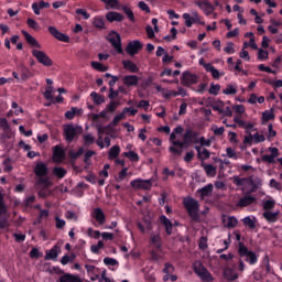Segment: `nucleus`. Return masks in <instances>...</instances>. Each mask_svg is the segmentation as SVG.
Here are the masks:
<instances>
[{"label": "nucleus", "mask_w": 282, "mask_h": 282, "mask_svg": "<svg viewBox=\"0 0 282 282\" xmlns=\"http://www.w3.org/2000/svg\"><path fill=\"white\" fill-rule=\"evenodd\" d=\"M198 135L199 133H197V131L195 130H186L183 134V141H176L174 142V147L169 148L170 153H172L173 155H182L183 149H186V147H191L193 142L194 144H197V142H199L197 141Z\"/></svg>", "instance_id": "obj_1"}, {"label": "nucleus", "mask_w": 282, "mask_h": 282, "mask_svg": "<svg viewBox=\"0 0 282 282\" xmlns=\"http://www.w3.org/2000/svg\"><path fill=\"white\" fill-rule=\"evenodd\" d=\"M183 206L192 221H199V202L188 196L183 199Z\"/></svg>", "instance_id": "obj_2"}, {"label": "nucleus", "mask_w": 282, "mask_h": 282, "mask_svg": "<svg viewBox=\"0 0 282 282\" xmlns=\"http://www.w3.org/2000/svg\"><path fill=\"white\" fill-rule=\"evenodd\" d=\"M192 268L195 274L203 282H213L215 278H213V273L206 269L204 263L200 260H195L192 264Z\"/></svg>", "instance_id": "obj_3"}, {"label": "nucleus", "mask_w": 282, "mask_h": 282, "mask_svg": "<svg viewBox=\"0 0 282 282\" xmlns=\"http://www.w3.org/2000/svg\"><path fill=\"white\" fill-rule=\"evenodd\" d=\"M238 254L240 259L245 258L249 265H257L259 263V256L254 251H250L243 242L238 243Z\"/></svg>", "instance_id": "obj_4"}, {"label": "nucleus", "mask_w": 282, "mask_h": 282, "mask_svg": "<svg viewBox=\"0 0 282 282\" xmlns=\"http://www.w3.org/2000/svg\"><path fill=\"white\" fill-rule=\"evenodd\" d=\"M80 133H83V128L78 126H74L72 123L64 126V140L68 144H72V142H74V139L78 138Z\"/></svg>", "instance_id": "obj_5"}, {"label": "nucleus", "mask_w": 282, "mask_h": 282, "mask_svg": "<svg viewBox=\"0 0 282 282\" xmlns=\"http://www.w3.org/2000/svg\"><path fill=\"white\" fill-rule=\"evenodd\" d=\"M8 223V207L6 206V200L3 199V193L0 192V230L9 228Z\"/></svg>", "instance_id": "obj_6"}, {"label": "nucleus", "mask_w": 282, "mask_h": 282, "mask_svg": "<svg viewBox=\"0 0 282 282\" xmlns=\"http://www.w3.org/2000/svg\"><path fill=\"white\" fill-rule=\"evenodd\" d=\"M130 186L134 188V191H151V188H153V178H137L130 182Z\"/></svg>", "instance_id": "obj_7"}, {"label": "nucleus", "mask_w": 282, "mask_h": 282, "mask_svg": "<svg viewBox=\"0 0 282 282\" xmlns=\"http://www.w3.org/2000/svg\"><path fill=\"white\" fill-rule=\"evenodd\" d=\"M198 83L199 76L188 70L184 72L181 77V84L183 85V87H193V85H197Z\"/></svg>", "instance_id": "obj_8"}, {"label": "nucleus", "mask_w": 282, "mask_h": 282, "mask_svg": "<svg viewBox=\"0 0 282 282\" xmlns=\"http://www.w3.org/2000/svg\"><path fill=\"white\" fill-rule=\"evenodd\" d=\"M32 56L36 58L37 63H41V65H44V67H52L54 65V62H52V58L45 54L43 51L33 50Z\"/></svg>", "instance_id": "obj_9"}, {"label": "nucleus", "mask_w": 282, "mask_h": 282, "mask_svg": "<svg viewBox=\"0 0 282 282\" xmlns=\"http://www.w3.org/2000/svg\"><path fill=\"white\" fill-rule=\"evenodd\" d=\"M143 47L144 44H142V42H140L139 40H134L128 43L126 52L127 54H129V56H135V54H140Z\"/></svg>", "instance_id": "obj_10"}, {"label": "nucleus", "mask_w": 282, "mask_h": 282, "mask_svg": "<svg viewBox=\"0 0 282 282\" xmlns=\"http://www.w3.org/2000/svg\"><path fill=\"white\" fill-rule=\"evenodd\" d=\"M195 6H197L200 10H203L206 17H210V14L215 12V7L212 6L210 1L208 0H203V1L196 0Z\"/></svg>", "instance_id": "obj_11"}, {"label": "nucleus", "mask_w": 282, "mask_h": 282, "mask_svg": "<svg viewBox=\"0 0 282 282\" xmlns=\"http://www.w3.org/2000/svg\"><path fill=\"white\" fill-rule=\"evenodd\" d=\"M65 149H63V147L61 145H55L53 148V160L54 162L61 163L63 162V160H65Z\"/></svg>", "instance_id": "obj_12"}, {"label": "nucleus", "mask_w": 282, "mask_h": 282, "mask_svg": "<svg viewBox=\"0 0 282 282\" xmlns=\"http://www.w3.org/2000/svg\"><path fill=\"white\" fill-rule=\"evenodd\" d=\"M93 217L94 219H96L99 226H105V224L107 223V216L105 215V212H102V209L99 207L94 209Z\"/></svg>", "instance_id": "obj_13"}, {"label": "nucleus", "mask_w": 282, "mask_h": 282, "mask_svg": "<svg viewBox=\"0 0 282 282\" xmlns=\"http://www.w3.org/2000/svg\"><path fill=\"white\" fill-rule=\"evenodd\" d=\"M271 154H264L262 156V162H268L269 164H274L275 158H279V148H269Z\"/></svg>", "instance_id": "obj_14"}, {"label": "nucleus", "mask_w": 282, "mask_h": 282, "mask_svg": "<svg viewBox=\"0 0 282 282\" xmlns=\"http://www.w3.org/2000/svg\"><path fill=\"white\" fill-rule=\"evenodd\" d=\"M150 246H153L159 252H162V236L160 234H151Z\"/></svg>", "instance_id": "obj_15"}, {"label": "nucleus", "mask_w": 282, "mask_h": 282, "mask_svg": "<svg viewBox=\"0 0 282 282\" xmlns=\"http://www.w3.org/2000/svg\"><path fill=\"white\" fill-rule=\"evenodd\" d=\"M122 83L126 87H137L138 83H140V77L138 75H126L122 78Z\"/></svg>", "instance_id": "obj_16"}, {"label": "nucleus", "mask_w": 282, "mask_h": 282, "mask_svg": "<svg viewBox=\"0 0 282 282\" xmlns=\"http://www.w3.org/2000/svg\"><path fill=\"white\" fill-rule=\"evenodd\" d=\"M48 172H50V170L47 169V164H45L43 162L36 163L35 167H34V173H35L36 177H45V175H47Z\"/></svg>", "instance_id": "obj_17"}, {"label": "nucleus", "mask_w": 282, "mask_h": 282, "mask_svg": "<svg viewBox=\"0 0 282 282\" xmlns=\"http://www.w3.org/2000/svg\"><path fill=\"white\" fill-rule=\"evenodd\" d=\"M159 219L162 226H164L166 235L171 237V235H173V223L171 221V219H169L164 215L160 216Z\"/></svg>", "instance_id": "obj_18"}, {"label": "nucleus", "mask_w": 282, "mask_h": 282, "mask_svg": "<svg viewBox=\"0 0 282 282\" xmlns=\"http://www.w3.org/2000/svg\"><path fill=\"white\" fill-rule=\"evenodd\" d=\"M159 219L162 226H164L166 235L171 237V235H173V223L171 221V219H169L164 215L160 216Z\"/></svg>", "instance_id": "obj_19"}, {"label": "nucleus", "mask_w": 282, "mask_h": 282, "mask_svg": "<svg viewBox=\"0 0 282 282\" xmlns=\"http://www.w3.org/2000/svg\"><path fill=\"white\" fill-rule=\"evenodd\" d=\"M158 23H159L158 19L153 18L152 19V25L153 26H151L150 24H148L145 26V31H147L148 36H155V34H160V26H158Z\"/></svg>", "instance_id": "obj_20"}, {"label": "nucleus", "mask_w": 282, "mask_h": 282, "mask_svg": "<svg viewBox=\"0 0 282 282\" xmlns=\"http://www.w3.org/2000/svg\"><path fill=\"white\" fill-rule=\"evenodd\" d=\"M215 186L213 184H207L203 188H199L196 191L197 195H199L200 199H204L205 197H210L213 195V189Z\"/></svg>", "instance_id": "obj_21"}, {"label": "nucleus", "mask_w": 282, "mask_h": 282, "mask_svg": "<svg viewBox=\"0 0 282 282\" xmlns=\"http://www.w3.org/2000/svg\"><path fill=\"white\" fill-rule=\"evenodd\" d=\"M254 202H257V198H254L253 196L247 195L242 198H240L236 206L238 208H246V206H250L251 204H254Z\"/></svg>", "instance_id": "obj_22"}, {"label": "nucleus", "mask_w": 282, "mask_h": 282, "mask_svg": "<svg viewBox=\"0 0 282 282\" xmlns=\"http://www.w3.org/2000/svg\"><path fill=\"white\" fill-rule=\"evenodd\" d=\"M247 180V184L251 186V193H256L263 184L260 177L252 178V176H249Z\"/></svg>", "instance_id": "obj_23"}, {"label": "nucleus", "mask_w": 282, "mask_h": 282, "mask_svg": "<svg viewBox=\"0 0 282 282\" xmlns=\"http://www.w3.org/2000/svg\"><path fill=\"white\" fill-rule=\"evenodd\" d=\"M123 69H127L128 72H131V74H138L140 72V67L130 59H124L122 62Z\"/></svg>", "instance_id": "obj_24"}, {"label": "nucleus", "mask_w": 282, "mask_h": 282, "mask_svg": "<svg viewBox=\"0 0 282 282\" xmlns=\"http://www.w3.org/2000/svg\"><path fill=\"white\" fill-rule=\"evenodd\" d=\"M45 8H50V2L41 0L40 2H34L32 4V10L37 17L41 14V10H45Z\"/></svg>", "instance_id": "obj_25"}, {"label": "nucleus", "mask_w": 282, "mask_h": 282, "mask_svg": "<svg viewBox=\"0 0 282 282\" xmlns=\"http://www.w3.org/2000/svg\"><path fill=\"white\" fill-rule=\"evenodd\" d=\"M57 282H83V280H80V276L78 275H74L72 273H64L62 276H59Z\"/></svg>", "instance_id": "obj_26"}, {"label": "nucleus", "mask_w": 282, "mask_h": 282, "mask_svg": "<svg viewBox=\"0 0 282 282\" xmlns=\"http://www.w3.org/2000/svg\"><path fill=\"white\" fill-rule=\"evenodd\" d=\"M224 276L227 281H237V279H239V273L232 268H226L224 270Z\"/></svg>", "instance_id": "obj_27"}, {"label": "nucleus", "mask_w": 282, "mask_h": 282, "mask_svg": "<svg viewBox=\"0 0 282 282\" xmlns=\"http://www.w3.org/2000/svg\"><path fill=\"white\" fill-rule=\"evenodd\" d=\"M106 19L107 21H109V23H113V21L120 22L124 20V15H122L121 13H118L116 11H109L106 14Z\"/></svg>", "instance_id": "obj_28"}, {"label": "nucleus", "mask_w": 282, "mask_h": 282, "mask_svg": "<svg viewBox=\"0 0 282 282\" xmlns=\"http://www.w3.org/2000/svg\"><path fill=\"white\" fill-rule=\"evenodd\" d=\"M110 43H112V46L115 47L117 54H124V51L122 50V40L120 39V36L110 37Z\"/></svg>", "instance_id": "obj_29"}, {"label": "nucleus", "mask_w": 282, "mask_h": 282, "mask_svg": "<svg viewBox=\"0 0 282 282\" xmlns=\"http://www.w3.org/2000/svg\"><path fill=\"white\" fill-rule=\"evenodd\" d=\"M91 24L94 25V28H97L98 30H106L107 26L105 24V18L97 15L95 18L91 19Z\"/></svg>", "instance_id": "obj_30"}, {"label": "nucleus", "mask_w": 282, "mask_h": 282, "mask_svg": "<svg viewBox=\"0 0 282 282\" xmlns=\"http://www.w3.org/2000/svg\"><path fill=\"white\" fill-rule=\"evenodd\" d=\"M45 261H56L58 259V247L55 246L51 250L46 251Z\"/></svg>", "instance_id": "obj_31"}, {"label": "nucleus", "mask_w": 282, "mask_h": 282, "mask_svg": "<svg viewBox=\"0 0 282 282\" xmlns=\"http://www.w3.org/2000/svg\"><path fill=\"white\" fill-rule=\"evenodd\" d=\"M20 76H21V80H30V78H32V76H34L32 74V70H30V68L25 67L24 65L20 66Z\"/></svg>", "instance_id": "obj_32"}, {"label": "nucleus", "mask_w": 282, "mask_h": 282, "mask_svg": "<svg viewBox=\"0 0 282 282\" xmlns=\"http://www.w3.org/2000/svg\"><path fill=\"white\" fill-rule=\"evenodd\" d=\"M205 70L212 73V76L215 79H219L220 76H224V74L219 73V70L210 63L205 65Z\"/></svg>", "instance_id": "obj_33"}, {"label": "nucleus", "mask_w": 282, "mask_h": 282, "mask_svg": "<svg viewBox=\"0 0 282 282\" xmlns=\"http://www.w3.org/2000/svg\"><path fill=\"white\" fill-rule=\"evenodd\" d=\"M202 166L204 167L207 177H215V175H217V167L213 164L204 165V163H202Z\"/></svg>", "instance_id": "obj_34"}, {"label": "nucleus", "mask_w": 282, "mask_h": 282, "mask_svg": "<svg viewBox=\"0 0 282 282\" xmlns=\"http://www.w3.org/2000/svg\"><path fill=\"white\" fill-rule=\"evenodd\" d=\"M83 153H85V149H83V148H79V149L77 150V152L69 151V152H68V156H69V159H70L72 164H76V160H77L78 158H80V155H83Z\"/></svg>", "instance_id": "obj_35"}, {"label": "nucleus", "mask_w": 282, "mask_h": 282, "mask_svg": "<svg viewBox=\"0 0 282 282\" xmlns=\"http://www.w3.org/2000/svg\"><path fill=\"white\" fill-rule=\"evenodd\" d=\"M122 158H128L130 162H140V155L134 151L123 152Z\"/></svg>", "instance_id": "obj_36"}, {"label": "nucleus", "mask_w": 282, "mask_h": 282, "mask_svg": "<svg viewBox=\"0 0 282 282\" xmlns=\"http://www.w3.org/2000/svg\"><path fill=\"white\" fill-rule=\"evenodd\" d=\"M53 175H55V177H57L58 180H63V177L67 175V170L61 166H55L53 169Z\"/></svg>", "instance_id": "obj_37"}, {"label": "nucleus", "mask_w": 282, "mask_h": 282, "mask_svg": "<svg viewBox=\"0 0 282 282\" xmlns=\"http://www.w3.org/2000/svg\"><path fill=\"white\" fill-rule=\"evenodd\" d=\"M223 94L225 96H235L237 94V84H228Z\"/></svg>", "instance_id": "obj_38"}, {"label": "nucleus", "mask_w": 282, "mask_h": 282, "mask_svg": "<svg viewBox=\"0 0 282 282\" xmlns=\"http://www.w3.org/2000/svg\"><path fill=\"white\" fill-rule=\"evenodd\" d=\"M263 217H264L265 220L269 221V224H274V223H276V219L279 217V213L264 212Z\"/></svg>", "instance_id": "obj_39"}, {"label": "nucleus", "mask_w": 282, "mask_h": 282, "mask_svg": "<svg viewBox=\"0 0 282 282\" xmlns=\"http://www.w3.org/2000/svg\"><path fill=\"white\" fill-rule=\"evenodd\" d=\"M242 224L245 226H248V228H250V230H254V228H257V219L256 218H250V216H247L242 219Z\"/></svg>", "instance_id": "obj_40"}, {"label": "nucleus", "mask_w": 282, "mask_h": 282, "mask_svg": "<svg viewBox=\"0 0 282 282\" xmlns=\"http://www.w3.org/2000/svg\"><path fill=\"white\" fill-rule=\"evenodd\" d=\"M90 98L95 105H102V102H105V96H102L96 91H93L90 94Z\"/></svg>", "instance_id": "obj_41"}, {"label": "nucleus", "mask_w": 282, "mask_h": 282, "mask_svg": "<svg viewBox=\"0 0 282 282\" xmlns=\"http://www.w3.org/2000/svg\"><path fill=\"white\" fill-rule=\"evenodd\" d=\"M118 155H120V145H113L108 152V158L109 160H116Z\"/></svg>", "instance_id": "obj_42"}, {"label": "nucleus", "mask_w": 282, "mask_h": 282, "mask_svg": "<svg viewBox=\"0 0 282 282\" xmlns=\"http://www.w3.org/2000/svg\"><path fill=\"white\" fill-rule=\"evenodd\" d=\"M275 115L272 110H265L262 113V124H265V122H270V120H274Z\"/></svg>", "instance_id": "obj_43"}, {"label": "nucleus", "mask_w": 282, "mask_h": 282, "mask_svg": "<svg viewBox=\"0 0 282 282\" xmlns=\"http://www.w3.org/2000/svg\"><path fill=\"white\" fill-rule=\"evenodd\" d=\"M121 10L122 12L126 13L129 21H131L132 23H135V15L133 14V10H131V8H129L128 6H123Z\"/></svg>", "instance_id": "obj_44"}, {"label": "nucleus", "mask_w": 282, "mask_h": 282, "mask_svg": "<svg viewBox=\"0 0 282 282\" xmlns=\"http://www.w3.org/2000/svg\"><path fill=\"white\" fill-rule=\"evenodd\" d=\"M102 248H105V242L99 240L97 245H93L90 247V252H93V254H100V250H102Z\"/></svg>", "instance_id": "obj_45"}, {"label": "nucleus", "mask_w": 282, "mask_h": 282, "mask_svg": "<svg viewBox=\"0 0 282 282\" xmlns=\"http://www.w3.org/2000/svg\"><path fill=\"white\" fill-rule=\"evenodd\" d=\"M238 224H239V220L237 219V217L228 216L227 224L225 225V227H227V228H237Z\"/></svg>", "instance_id": "obj_46"}, {"label": "nucleus", "mask_w": 282, "mask_h": 282, "mask_svg": "<svg viewBox=\"0 0 282 282\" xmlns=\"http://www.w3.org/2000/svg\"><path fill=\"white\" fill-rule=\"evenodd\" d=\"M90 65H91L93 69H96L97 72H108L109 70V66H105L100 62H91Z\"/></svg>", "instance_id": "obj_47"}, {"label": "nucleus", "mask_w": 282, "mask_h": 282, "mask_svg": "<svg viewBox=\"0 0 282 282\" xmlns=\"http://www.w3.org/2000/svg\"><path fill=\"white\" fill-rule=\"evenodd\" d=\"M219 91H221V86L219 84L212 83L209 88V94L212 96H218Z\"/></svg>", "instance_id": "obj_48"}, {"label": "nucleus", "mask_w": 282, "mask_h": 282, "mask_svg": "<svg viewBox=\"0 0 282 282\" xmlns=\"http://www.w3.org/2000/svg\"><path fill=\"white\" fill-rule=\"evenodd\" d=\"M263 210L270 212L272 210V208H274V206H276V202L272 200V199H268L263 202Z\"/></svg>", "instance_id": "obj_49"}, {"label": "nucleus", "mask_w": 282, "mask_h": 282, "mask_svg": "<svg viewBox=\"0 0 282 282\" xmlns=\"http://www.w3.org/2000/svg\"><path fill=\"white\" fill-rule=\"evenodd\" d=\"M100 235L101 232L99 230H94L91 227L87 229V236L91 239H100Z\"/></svg>", "instance_id": "obj_50"}, {"label": "nucleus", "mask_w": 282, "mask_h": 282, "mask_svg": "<svg viewBox=\"0 0 282 282\" xmlns=\"http://www.w3.org/2000/svg\"><path fill=\"white\" fill-rule=\"evenodd\" d=\"M129 172V167H123L119 174L118 177L116 178V182H124V178L127 177Z\"/></svg>", "instance_id": "obj_51"}, {"label": "nucleus", "mask_w": 282, "mask_h": 282, "mask_svg": "<svg viewBox=\"0 0 282 282\" xmlns=\"http://www.w3.org/2000/svg\"><path fill=\"white\" fill-rule=\"evenodd\" d=\"M248 47H251V50H258L257 42H254V37H250L249 42H243V50H248Z\"/></svg>", "instance_id": "obj_52"}, {"label": "nucleus", "mask_w": 282, "mask_h": 282, "mask_svg": "<svg viewBox=\"0 0 282 282\" xmlns=\"http://www.w3.org/2000/svg\"><path fill=\"white\" fill-rule=\"evenodd\" d=\"M26 23L29 25V28H32V30H41V26L39 25V22H36V20L32 19V18H29L26 20Z\"/></svg>", "instance_id": "obj_53"}, {"label": "nucleus", "mask_w": 282, "mask_h": 282, "mask_svg": "<svg viewBox=\"0 0 282 282\" xmlns=\"http://www.w3.org/2000/svg\"><path fill=\"white\" fill-rule=\"evenodd\" d=\"M26 41L29 45H31L32 47H36L37 50H41V44H39V41H36L34 36H26Z\"/></svg>", "instance_id": "obj_54"}, {"label": "nucleus", "mask_w": 282, "mask_h": 282, "mask_svg": "<svg viewBox=\"0 0 282 282\" xmlns=\"http://www.w3.org/2000/svg\"><path fill=\"white\" fill-rule=\"evenodd\" d=\"M94 142H96V138H94V135H91V134L84 135V143L86 144V147H91V144H94Z\"/></svg>", "instance_id": "obj_55"}, {"label": "nucleus", "mask_w": 282, "mask_h": 282, "mask_svg": "<svg viewBox=\"0 0 282 282\" xmlns=\"http://www.w3.org/2000/svg\"><path fill=\"white\" fill-rule=\"evenodd\" d=\"M248 184V177H239V176H235L234 177V184H236V186H243V184Z\"/></svg>", "instance_id": "obj_56"}, {"label": "nucleus", "mask_w": 282, "mask_h": 282, "mask_svg": "<svg viewBox=\"0 0 282 282\" xmlns=\"http://www.w3.org/2000/svg\"><path fill=\"white\" fill-rule=\"evenodd\" d=\"M268 56H270V53L263 48H259L258 51V58L259 61H267Z\"/></svg>", "instance_id": "obj_57"}, {"label": "nucleus", "mask_w": 282, "mask_h": 282, "mask_svg": "<svg viewBox=\"0 0 282 282\" xmlns=\"http://www.w3.org/2000/svg\"><path fill=\"white\" fill-rule=\"evenodd\" d=\"M183 19H184V21H185L186 28H192V26H193V23H195V22L193 21V18L191 17L189 13H184V14H183Z\"/></svg>", "instance_id": "obj_58"}, {"label": "nucleus", "mask_w": 282, "mask_h": 282, "mask_svg": "<svg viewBox=\"0 0 282 282\" xmlns=\"http://www.w3.org/2000/svg\"><path fill=\"white\" fill-rule=\"evenodd\" d=\"M253 141H254V144H261V142H265V135L259 134V132H256L253 134Z\"/></svg>", "instance_id": "obj_59"}, {"label": "nucleus", "mask_w": 282, "mask_h": 282, "mask_svg": "<svg viewBox=\"0 0 282 282\" xmlns=\"http://www.w3.org/2000/svg\"><path fill=\"white\" fill-rule=\"evenodd\" d=\"M34 202H36V196L32 195V196H29L24 199V206L26 208H32V204H34Z\"/></svg>", "instance_id": "obj_60"}, {"label": "nucleus", "mask_w": 282, "mask_h": 282, "mask_svg": "<svg viewBox=\"0 0 282 282\" xmlns=\"http://www.w3.org/2000/svg\"><path fill=\"white\" fill-rule=\"evenodd\" d=\"M30 257L32 259H41V257H43V253L41 251H39V248H33L31 251H30Z\"/></svg>", "instance_id": "obj_61"}, {"label": "nucleus", "mask_w": 282, "mask_h": 282, "mask_svg": "<svg viewBox=\"0 0 282 282\" xmlns=\"http://www.w3.org/2000/svg\"><path fill=\"white\" fill-rule=\"evenodd\" d=\"M224 52H226V54H235V52H237L235 50V43L228 42L226 47L224 48Z\"/></svg>", "instance_id": "obj_62"}, {"label": "nucleus", "mask_w": 282, "mask_h": 282, "mask_svg": "<svg viewBox=\"0 0 282 282\" xmlns=\"http://www.w3.org/2000/svg\"><path fill=\"white\" fill-rule=\"evenodd\" d=\"M212 131H214V135H224L226 128L224 127L218 128L217 126H213Z\"/></svg>", "instance_id": "obj_63"}, {"label": "nucleus", "mask_w": 282, "mask_h": 282, "mask_svg": "<svg viewBox=\"0 0 282 282\" xmlns=\"http://www.w3.org/2000/svg\"><path fill=\"white\" fill-rule=\"evenodd\" d=\"M104 263H105V265H112V267H115V265H118V260H116L113 258L106 257L104 259Z\"/></svg>", "instance_id": "obj_64"}]
</instances>
